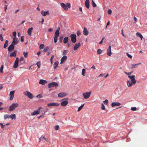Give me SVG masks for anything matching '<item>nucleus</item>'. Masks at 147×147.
I'll return each mask as SVG.
<instances>
[{"mask_svg": "<svg viewBox=\"0 0 147 147\" xmlns=\"http://www.w3.org/2000/svg\"><path fill=\"white\" fill-rule=\"evenodd\" d=\"M135 76L134 75L128 76V77L130 79L127 82V84L128 87H130L136 83V81L135 79Z\"/></svg>", "mask_w": 147, "mask_h": 147, "instance_id": "nucleus-1", "label": "nucleus"}, {"mask_svg": "<svg viewBox=\"0 0 147 147\" xmlns=\"http://www.w3.org/2000/svg\"><path fill=\"white\" fill-rule=\"evenodd\" d=\"M19 105L17 103H13L9 107L8 110L9 111H13L17 108Z\"/></svg>", "mask_w": 147, "mask_h": 147, "instance_id": "nucleus-2", "label": "nucleus"}, {"mask_svg": "<svg viewBox=\"0 0 147 147\" xmlns=\"http://www.w3.org/2000/svg\"><path fill=\"white\" fill-rule=\"evenodd\" d=\"M91 93V91L89 92H86L82 94L84 98L85 99H88L90 97Z\"/></svg>", "mask_w": 147, "mask_h": 147, "instance_id": "nucleus-3", "label": "nucleus"}, {"mask_svg": "<svg viewBox=\"0 0 147 147\" xmlns=\"http://www.w3.org/2000/svg\"><path fill=\"white\" fill-rule=\"evenodd\" d=\"M68 99V98H65L62 99V101L61 103V105L63 107L66 106L68 103L67 101Z\"/></svg>", "mask_w": 147, "mask_h": 147, "instance_id": "nucleus-4", "label": "nucleus"}, {"mask_svg": "<svg viewBox=\"0 0 147 147\" xmlns=\"http://www.w3.org/2000/svg\"><path fill=\"white\" fill-rule=\"evenodd\" d=\"M24 94L28 97L30 99H32L33 98V95L29 92L26 91L24 93Z\"/></svg>", "mask_w": 147, "mask_h": 147, "instance_id": "nucleus-5", "label": "nucleus"}, {"mask_svg": "<svg viewBox=\"0 0 147 147\" xmlns=\"http://www.w3.org/2000/svg\"><path fill=\"white\" fill-rule=\"evenodd\" d=\"M70 37L71 42L73 43H75L76 40V35L75 34H72L70 35Z\"/></svg>", "mask_w": 147, "mask_h": 147, "instance_id": "nucleus-6", "label": "nucleus"}, {"mask_svg": "<svg viewBox=\"0 0 147 147\" xmlns=\"http://www.w3.org/2000/svg\"><path fill=\"white\" fill-rule=\"evenodd\" d=\"M58 84L55 82H52L49 84L48 85V86L49 88H50L52 87H57L58 86Z\"/></svg>", "mask_w": 147, "mask_h": 147, "instance_id": "nucleus-7", "label": "nucleus"}, {"mask_svg": "<svg viewBox=\"0 0 147 147\" xmlns=\"http://www.w3.org/2000/svg\"><path fill=\"white\" fill-rule=\"evenodd\" d=\"M14 45L11 44L8 48V51L10 52H11L14 50Z\"/></svg>", "mask_w": 147, "mask_h": 147, "instance_id": "nucleus-8", "label": "nucleus"}, {"mask_svg": "<svg viewBox=\"0 0 147 147\" xmlns=\"http://www.w3.org/2000/svg\"><path fill=\"white\" fill-rule=\"evenodd\" d=\"M18 62L19 58L18 57H17L16 58V59L14 62V64L13 66V67L14 68H16L17 67L18 64Z\"/></svg>", "mask_w": 147, "mask_h": 147, "instance_id": "nucleus-9", "label": "nucleus"}, {"mask_svg": "<svg viewBox=\"0 0 147 147\" xmlns=\"http://www.w3.org/2000/svg\"><path fill=\"white\" fill-rule=\"evenodd\" d=\"M15 91L14 90L11 91L9 93V96L10 97L9 100H12L14 97V94Z\"/></svg>", "mask_w": 147, "mask_h": 147, "instance_id": "nucleus-10", "label": "nucleus"}, {"mask_svg": "<svg viewBox=\"0 0 147 147\" xmlns=\"http://www.w3.org/2000/svg\"><path fill=\"white\" fill-rule=\"evenodd\" d=\"M59 105V104L57 102H53L51 103L48 104H47V106L48 107L50 106H58Z\"/></svg>", "mask_w": 147, "mask_h": 147, "instance_id": "nucleus-11", "label": "nucleus"}, {"mask_svg": "<svg viewBox=\"0 0 147 147\" xmlns=\"http://www.w3.org/2000/svg\"><path fill=\"white\" fill-rule=\"evenodd\" d=\"M67 95V94L64 92H60L58 94V96L59 97L62 98L66 96Z\"/></svg>", "mask_w": 147, "mask_h": 147, "instance_id": "nucleus-12", "label": "nucleus"}, {"mask_svg": "<svg viewBox=\"0 0 147 147\" xmlns=\"http://www.w3.org/2000/svg\"><path fill=\"white\" fill-rule=\"evenodd\" d=\"M18 42V39L16 38H13V41L12 43V44L14 45H17Z\"/></svg>", "mask_w": 147, "mask_h": 147, "instance_id": "nucleus-13", "label": "nucleus"}, {"mask_svg": "<svg viewBox=\"0 0 147 147\" xmlns=\"http://www.w3.org/2000/svg\"><path fill=\"white\" fill-rule=\"evenodd\" d=\"M41 14L43 16H45L47 14H49V11H42L41 12Z\"/></svg>", "mask_w": 147, "mask_h": 147, "instance_id": "nucleus-14", "label": "nucleus"}, {"mask_svg": "<svg viewBox=\"0 0 147 147\" xmlns=\"http://www.w3.org/2000/svg\"><path fill=\"white\" fill-rule=\"evenodd\" d=\"M111 46H109V48L107 50V54L109 56H111Z\"/></svg>", "mask_w": 147, "mask_h": 147, "instance_id": "nucleus-15", "label": "nucleus"}, {"mask_svg": "<svg viewBox=\"0 0 147 147\" xmlns=\"http://www.w3.org/2000/svg\"><path fill=\"white\" fill-rule=\"evenodd\" d=\"M47 83V82L46 80L42 79H41L40 80L39 83L42 85H45Z\"/></svg>", "mask_w": 147, "mask_h": 147, "instance_id": "nucleus-16", "label": "nucleus"}, {"mask_svg": "<svg viewBox=\"0 0 147 147\" xmlns=\"http://www.w3.org/2000/svg\"><path fill=\"white\" fill-rule=\"evenodd\" d=\"M85 4L86 7L88 8H90V1L89 0H86L85 2Z\"/></svg>", "mask_w": 147, "mask_h": 147, "instance_id": "nucleus-17", "label": "nucleus"}, {"mask_svg": "<svg viewBox=\"0 0 147 147\" xmlns=\"http://www.w3.org/2000/svg\"><path fill=\"white\" fill-rule=\"evenodd\" d=\"M17 52V51L16 50H15L12 53H11L9 55V57H15L16 55V53Z\"/></svg>", "mask_w": 147, "mask_h": 147, "instance_id": "nucleus-18", "label": "nucleus"}, {"mask_svg": "<svg viewBox=\"0 0 147 147\" xmlns=\"http://www.w3.org/2000/svg\"><path fill=\"white\" fill-rule=\"evenodd\" d=\"M121 105V103L117 102H112L111 104L112 107H114L116 106H119Z\"/></svg>", "mask_w": 147, "mask_h": 147, "instance_id": "nucleus-19", "label": "nucleus"}, {"mask_svg": "<svg viewBox=\"0 0 147 147\" xmlns=\"http://www.w3.org/2000/svg\"><path fill=\"white\" fill-rule=\"evenodd\" d=\"M67 57L65 55H64L61 59L60 63L61 64L67 59Z\"/></svg>", "mask_w": 147, "mask_h": 147, "instance_id": "nucleus-20", "label": "nucleus"}, {"mask_svg": "<svg viewBox=\"0 0 147 147\" xmlns=\"http://www.w3.org/2000/svg\"><path fill=\"white\" fill-rule=\"evenodd\" d=\"M83 34L84 35L87 36L88 34V32L87 29L85 27L83 30Z\"/></svg>", "mask_w": 147, "mask_h": 147, "instance_id": "nucleus-21", "label": "nucleus"}, {"mask_svg": "<svg viewBox=\"0 0 147 147\" xmlns=\"http://www.w3.org/2000/svg\"><path fill=\"white\" fill-rule=\"evenodd\" d=\"M80 43L79 42L78 44H76L74 47V51H76L77 49H78V48L80 46Z\"/></svg>", "mask_w": 147, "mask_h": 147, "instance_id": "nucleus-22", "label": "nucleus"}, {"mask_svg": "<svg viewBox=\"0 0 147 147\" xmlns=\"http://www.w3.org/2000/svg\"><path fill=\"white\" fill-rule=\"evenodd\" d=\"M9 119L11 118L12 119H16V115L15 114H13L9 115Z\"/></svg>", "mask_w": 147, "mask_h": 147, "instance_id": "nucleus-23", "label": "nucleus"}, {"mask_svg": "<svg viewBox=\"0 0 147 147\" xmlns=\"http://www.w3.org/2000/svg\"><path fill=\"white\" fill-rule=\"evenodd\" d=\"M61 5L65 10H67L68 9L67 8V6L64 3H61Z\"/></svg>", "mask_w": 147, "mask_h": 147, "instance_id": "nucleus-24", "label": "nucleus"}, {"mask_svg": "<svg viewBox=\"0 0 147 147\" xmlns=\"http://www.w3.org/2000/svg\"><path fill=\"white\" fill-rule=\"evenodd\" d=\"M33 30V28L31 27L29 28L27 32L29 36H31V33L32 30Z\"/></svg>", "mask_w": 147, "mask_h": 147, "instance_id": "nucleus-25", "label": "nucleus"}, {"mask_svg": "<svg viewBox=\"0 0 147 147\" xmlns=\"http://www.w3.org/2000/svg\"><path fill=\"white\" fill-rule=\"evenodd\" d=\"M39 112L38 111H34L31 113L32 115H38L39 114Z\"/></svg>", "mask_w": 147, "mask_h": 147, "instance_id": "nucleus-26", "label": "nucleus"}, {"mask_svg": "<svg viewBox=\"0 0 147 147\" xmlns=\"http://www.w3.org/2000/svg\"><path fill=\"white\" fill-rule=\"evenodd\" d=\"M136 35L140 37L141 39V40H142L143 38V36L141 33L137 32L136 33Z\"/></svg>", "mask_w": 147, "mask_h": 147, "instance_id": "nucleus-27", "label": "nucleus"}, {"mask_svg": "<svg viewBox=\"0 0 147 147\" xmlns=\"http://www.w3.org/2000/svg\"><path fill=\"white\" fill-rule=\"evenodd\" d=\"M68 37H66L64 38L63 42L64 43H66L68 41Z\"/></svg>", "mask_w": 147, "mask_h": 147, "instance_id": "nucleus-28", "label": "nucleus"}, {"mask_svg": "<svg viewBox=\"0 0 147 147\" xmlns=\"http://www.w3.org/2000/svg\"><path fill=\"white\" fill-rule=\"evenodd\" d=\"M9 41L8 40H6L5 42L4 45L3 47L4 48H6L8 46V45Z\"/></svg>", "mask_w": 147, "mask_h": 147, "instance_id": "nucleus-29", "label": "nucleus"}, {"mask_svg": "<svg viewBox=\"0 0 147 147\" xmlns=\"http://www.w3.org/2000/svg\"><path fill=\"white\" fill-rule=\"evenodd\" d=\"M59 34V31L58 30H57L55 33V36L58 37Z\"/></svg>", "mask_w": 147, "mask_h": 147, "instance_id": "nucleus-30", "label": "nucleus"}, {"mask_svg": "<svg viewBox=\"0 0 147 147\" xmlns=\"http://www.w3.org/2000/svg\"><path fill=\"white\" fill-rule=\"evenodd\" d=\"M58 63V61H55V62L53 65L54 69H55L57 66Z\"/></svg>", "mask_w": 147, "mask_h": 147, "instance_id": "nucleus-31", "label": "nucleus"}, {"mask_svg": "<svg viewBox=\"0 0 147 147\" xmlns=\"http://www.w3.org/2000/svg\"><path fill=\"white\" fill-rule=\"evenodd\" d=\"M141 63H139L136 64H132L131 65V68H134L135 67H137V66L138 65L141 64Z\"/></svg>", "mask_w": 147, "mask_h": 147, "instance_id": "nucleus-32", "label": "nucleus"}, {"mask_svg": "<svg viewBox=\"0 0 147 147\" xmlns=\"http://www.w3.org/2000/svg\"><path fill=\"white\" fill-rule=\"evenodd\" d=\"M84 105V104H83L81 105L80 107H79L78 108V109L77 110V111L79 112V111H80L82 109V108L83 107Z\"/></svg>", "mask_w": 147, "mask_h": 147, "instance_id": "nucleus-33", "label": "nucleus"}, {"mask_svg": "<svg viewBox=\"0 0 147 147\" xmlns=\"http://www.w3.org/2000/svg\"><path fill=\"white\" fill-rule=\"evenodd\" d=\"M9 115H7V114H5V115H4V117H3L4 119L5 120H6L7 119H9Z\"/></svg>", "mask_w": 147, "mask_h": 147, "instance_id": "nucleus-34", "label": "nucleus"}, {"mask_svg": "<svg viewBox=\"0 0 147 147\" xmlns=\"http://www.w3.org/2000/svg\"><path fill=\"white\" fill-rule=\"evenodd\" d=\"M86 73V70L84 69H83L82 70V74L83 76H85V74Z\"/></svg>", "mask_w": 147, "mask_h": 147, "instance_id": "nucleus-35", "label": "nucleus"}, {"mask_svg": "<svg viewBox=\"0 0 147 147\" xmlns=\"http://www.w3.org/2000/svg\"><path fill=\"white\" fill-rule=\"evenodd\" d=\"M92 4L93 7H95L96 6V5L95 3L93 0H92Z\"/></svg>", "mask_w": 147, "mask_h": 147, "instance_id": "nucleus-36", "label": "nucleus"}, {"mask_svg": "<svg viewBox=\"0 0 147 147\" xmlns=\"http://www.w3.org/2000/svg\"><path fill=\"white\" fill-rule=\"evenodd\" d=\"M46 140L45 138V137L44 136H41V137H40V138H39V140H40V142L41 141H42V140Z\"/></svg>", "mask_w": 147, "mask_h": 147, "instance_id": "nucleus-37", "label": "nucleus"}, {"mask_svg": "<svg viewBox=\"0 0 147 147\" xmlns=\"http://www.w3.org/2000/svg\"><path fill=\"white\" fill-rule=\"evenodd\" d=\"M102 51L101 49H99L97 51V53L99 55L102 53Z\"/></svg>", "mask_w": 147, "mask_h": 147, "instance_id": "nucleus-38", "label": "nucleus"}, {"mask_svg": "<svg viewBox=\"0 0 147 147\" xmlns=\"http://www.w3.org/2000/svg\"><path fill=\"white\" fill-rule=\"evenodd\" d=\"M36 65H37L38 68H39L40 67V61H38L36 63Z\"/></svg>", "mask_w": 147, "mask_h": 147, "instance_id": "nucleus-39", "label": "nucleus"}, {"mask_svg": "<svg viewBox=\"0 0 147 147\" xmlns=\"http://www.w3.org/2000/svg\"><path fill=\"white\" fill-rule=\"evenodd\" d=\"M3 65H2L0 68V72L1 73H3Z\"/></svg>", "mask_w": 147, "mask_h": 147, "instance_id": "nucleus-40", "label": "nucleus"}, {"mask_svg": "<svg viewBox=\"0 0 147 147\" xmlns=\"http://www.w3.org/2000/svg\"><path fill=\"white\" fill-rule=\"evenodd\" d=\"M69 51L68 50H64L63 53V55H65L66 53H67Z\"/></svg>", "mask_w": 147, "mask_h": 147, "instance_id": "nucleus-41", "label": "nucleus"}, {"mask_svg": "<svg viewBox=\"0 0 147 147\" xmlns=\"http://www.w3.org/2000/svg\"><path fill=\"white\" fill-rule=\"evenodd\" d=\"M23 55L24 56V57L26 58V57H27V56H28V53L24 52Z\"/></svg>", "mask_w": 147, "mask_h": 147, "instance_id": "nucleus-42", "label": "nucleus"}, {"mask_svg": "<svg viewBox=\"0 0 147 147\" xmlns=\"http://www.w3.org/2000/svg\"><path fill=\"white\" fill-rule=\"evenodd\" d=\"M131 109L132 111H136V110L137 108L135 107H132L131 108Z\"/></svg>", "mask_w": 147, "mask_h": 147, "instance_id": "nucleus-43", "label": "nucleus"}, {"mask_svg": "<svg viewBox=\"0 0 147 147\" xmlns=\"http://www.w3.org/2000/svg\"><path fill=\"white\" fill-rule=\"evenodd\" d=\"M12 34L13 36V38H16V33L15 31L13 32Z\"/></svg>", "mask_w": 147, "mask_h": 147, "instance_id": "nucleus-44", "label": "nucleus"}, {"mask_svg": "<svg viewBox=\"0 0 147 147\" xmlns=\"http://www.w3.org/2000/svg\"><path fill=\"white\" fill-rule=\"evenodd\" d=\"M102 109V110H104L105 109V107L103 103H102L101 104V108Z\"/></svg>", "mask_w": 147, "mask_h": 147, "instance_id": "nucleus-45", "label": "nucleus"}, {"mask_svg": "<svg viewBox=\"0 0 147 147\" xmlns=\"http://www.w3.org/2000/svg\"><path fill=\"white\" fill-rule=\"evenodd\" d=\"M58 37H57V36H54V42L55 43H56L57 42Z\"/></svg>", "mask_w": 147, "mask_h": 147, "instance_id": "nucleus-46", "label": "nucleus"}, {"mask_svg": "<svg viewBox=\"0 0 147 147\" xmlns=\"http://www.w3.org/2000/svg\"><path fill=\"white\" fill-rule=\"evenodd\" d=\"M44 47V45L43 44H41V45H40L39 48L40 49H43Z\"/></svg>", "mask_w": 147, "mask_h": 147, "instance_id": "nucleus-47", "label": "nucleus"}, {"mask_svg": "<svg viewBox=\"0 0 147 147\" xmlns=\"http://www.w3.org/2000/svg\"><path fill=\"white\" fill-rule=\"evenodd\" d=\"M49 49V47L48 46L44 49L43 51L44 52H46Z\"/></svg>", "mask_w": 147, "mask_h": 147, "instance_id": "nucleus-48", "label": "nucleus"}, {"mask_svg": "<svg viewBox=\"0 0 147 147\" xmlns=\"http://www.w3.org/2000/svg\"><path fill=\"white\" fill-rule=\"evenodd\" d=\"M66 5L67 6V7H68L69 8H70L71 7V5L69 3H67L66 4Z\"/></svg>", "mask_w": 147, "mask_h": 147, "instance_id": "nucleus-49", "label": "nucleus"}, {"mask_svg": "<svg viewBox=\"0 0 147 147\" xmlns=\"http://www.w3.org/2000/svg\"><path fill=\"white\" fill-rule=\"evenodd\" d=\"M0 39L2 41L3 40L2 35V34L0 35Z\"/></svg>", "mask_w": 147, "mask_h": 147, "instance_id": "nucleus-50", "label": "nucleus"}, {"mask_svg": "<svg viewBox=\"0 0 147 147\" xmlns=\"http://www.w3.org/2000/svg\"><path fill=\"white\" fill-rule=\"evenodd\" d=\"M104 102L105 104L107 105L108 104V101L106 99L104 101Z\"/></svg>", "mask_w": 147, "mask_h": 147, "instance_id": "nucleus-51", "label": "nucleus"}, {"mask_svg": "<svg viewBox=\"0 0 147 147\" xmlns=\"http://www.w3.org/2000/svg\"><path fill=\"white\" fill-rule=\"evenodd\" d=\"M42 97V96L41 95V94H39L36 96V97L38 98H41Z\"/></svg>", "mask_w": 147, "mask_h": 147, "instance_id": "nucleus-52", "label": "nucleus"}, {"mask_svg": "<svg viewBox=\"0 0 147 147\" xmlns=\"http://www.w3.org/2000/svg\"><path fill=\"white\" fill-rule=\"evenodd\" d=\"M126 54L128 57H129V58H130L131 59L132 58V56L131 55H129L128 53H127Z\"/></svg>", "mask_w": 147, "mask_h": 147, "instance_id": "nucleus-53", "label": "nucleus"}, {"mask_svg": "<svg viewBox=\"0 0 147 147\" xmlns=\"http://www.w3.org/2000/svg\"><path fill=\"white\" fill-rule=\"evenodd\" d=\"M59 127V126L58 125H55V128L56 130H57L58 129Z\"/></svg>", "mask_w": 147, "mask_h": 147, "instance_id": "nucleus-54", "label": "nucleus"}, {"mask_svg": "<svg viewBox=\"0 0 147 147\" xmlns=\"http://www.w3.org/2000/svg\"><path fill=\"white\" fill-rule=\"evenodd\" d=\"M63 37L62 36H60L59 38V40L60 42H62Z\"/></svg>", "mask_w": 147, "mask_h": 147, "instance_id": "nucleus-55", "label": "nucleus"}, {"mask_svg": "<svg viewBox=\"0 0 147 147\" xmlns=\"http://www.w3.org/2000/svg\"><path fill=\"white\" fill-rule=\"evenodd\" d=\"M124 73H125L127 75H129L130 74H131L132 73V72H127L125 71H124Z\"/></svg>", "mask_w": 147, "mask_h": 147, "instance_id": "nucleus-56", "label": "nucleus"}, {"mask_svg": "<svg viewBox=\"0 0 147 147\" xmlns=\"http://www.w3.org/2000/svg\"><path fill=\"white\" fill-rule=\"evenodd\" d=\"M112 10L110 9L108 11V13L109 14H111L112 13Z\"/></svg>", "mask_w": 147, "mask_h": 147, "instance_id": "nucleus-57", "label": "nucleus"}, {"mask_svg": "<svg viewBox=\"0 0 147 147\" xmlns=\"http://www.w3.org/2000/svg\"><path fill=\"white\" fill-rule=\"evenodd\" d=\"M24 41V36H21V39H20V41L22 42H23Z\"/></svg>", "mask_w": 147, "mask_h": 147, "instance_id": "nucleus-58", "label": "nucleus"}, {"mask_svg": "<svg viewBox=\"0 0 147 147\" xmlns=\"http://www.w3.org/2000/svg\"><path fill=\"white\" fill-rule=\"evenodd\" d=\"M24 58L23 57H20V62L21 61H23L24 60Z\"/></svg>", "mask_w": 147, "mask_h": 147, "instance_id": "nucleus-59", "label": "nucleus"}, {"mask_svg": "<svg viewBox=\"0 0 147 147\" xmlns=\"http://www.w3.org/2000/svg\"><path fill=\"white\" fill-rule=\"evenodd\" d=\"M104 39V38H102V40L100 41V42H99V44H101L103 43L102 41Z\"/></svg>", "mask_w": 147, "mask_h": 147, "instance_id": "nucleus-60", "label": "nucleus"}, {"mask_svg": "<svg viewBox=\"0 0 147 147\" xmlns=\"http://www.w3.org/2000/svg\"><path fill=\"white\" fill-rule=\"evenodd\" d=\"M7 8V5H5L4 7V9H5V11L6 12V11Z\"/></svg>", "mask_w": 147, "mask_h": 147, "instance_id": "nucleus-61", "label": "nucleus"}, {"mask_svg": "<svg viewBox=\"0 0 147 147\" xmlns=\"http://www.w3.org/2000/svg\"><path fill=\"white\" fill-rule=\"evenodd\" d=\"M134 20H135V22H137L138 21V20H137V18L135 17H134Z\"/></svg>", "mask_w": 147, "mask_h": 147, "instance_id": "nucleus-62", "label": "nucleus"}, {"mask_svg": "<svg viewBox=\"0 0 147 147\" xmlns=\"http://www.w3.org/2000/svg\"><path fill=\"white\" fill-rule=\"evenodd\" d=\"M80 34H81V32H80L79 31H78L77 33V35L78 36H79V35H80Z\"/></svg>", "mask_w": 147, "mask_h": 147, "instance_id": "nucleus-63", "label": "nucleus"}, {"mask_svg": "<svg viewBox=\"0 0 147 147\" xmlns=\"http://www.w3.org/2000/svg\"><path fill=\"white\" fill-rule=\"evenodd\" d=\"M48 31L49 32H51L53 31V29L51 28H50L48 30Z\"/></svg>", "mask_w": 147, "mask_h": 147, "instance_id": "nucleus-64", "label": "nucleus"}]
</instances>
